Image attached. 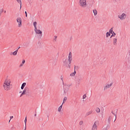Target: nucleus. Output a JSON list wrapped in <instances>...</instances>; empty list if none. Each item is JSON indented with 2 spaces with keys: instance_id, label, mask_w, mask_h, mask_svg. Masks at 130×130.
Here are the masks:
<instances>
[{
  "instance_id": "f257e3e1",
  "label": "nucleus",
  "mask_w": 130,
  "mask_h": 130,
  "mask_svg": "<svg viewBox=\"0 0 130 130\" xmlns=\"http://www.w3.org/2000/svg\"><path fill=\"white\" fill-rule=\"evenodd\" d=\"M10 79H6L3 84V88L5 91H10L12 88H13V85L11 84Z\"/></svg>"
},
{
  "instance_id": "f03ea898",
  "label": "nucleus",
  "mask_w": 130,
  "mask_h": 130,
  "mask_svg": "<svg viewBox=\"0 0 130 130\" xmlns=\"http://www.w3.org/2000/svg\"><path fill=\"white\" fill-rule=\"evenodd\" d=\"M79 6L82 8H86L87 7V1L86 0H80Z\"/></svg>"
},
{
  "instance_id": "7ed1b4c3",
  "label": "nucleus",
  "mask_w": 130,
  "mask_h": 130,
  "mask_svg": "<svg viewBox=\"0 0 130 130\" xmlns=\"http://www.w3.org/2000/svg\"><path fill=\"white\" fill-rule=\"evenodd\" d=\"M118 18L121 20H125L126 19V14L122 13L121 15H118Z\"/></svg>"
},
{
  "instance_id": "20e7f679",
  "label": "nucleus",
  "mask_w": 130,
  "mask_h": 130,
  "mask_svg": "<svg viewBox=\"0 0 130 130\" xmlns=\"http://www.w3.org/2000/svg\"><path fill=\"white\" fill-rule=\"evenodd\" d=\"M17 23H18V27L22 26V18L21 17H18L16 19Z\"/></svg>"
},
{
  "instance_id": "39448f33",
  "label": "nucleus",
  "mask_w": 130,
  "mask_h": 130,
  "mask_svg": "<svg viewBox=\"0 0 130 130\" xmlns=\"http://www.w3.org/2000/svg\"><path fill=\"white\" fill-rule=\"evenodd\" d=\"M99 124V121H96L94 122V124L92 126V130L97 129V125Z\"/></svg>"
},
{
  "instance_id": "423d86ee",
  "label": "nucleus",
  "mask_w": 130,
  "mask_h": 130,
  "mask_svg": "<svg viewBox=\"0 0 130 130\" xmlns=\"http://www.w3.org/2000/svg\"><path fill=\"white\" fill-rule=\"evenodd\" d=\"M35 31L36 32V34H40L39 36L40 38L42 37V31L41 30L37 28V30H35Z\"/></svg>"
},
{
  "instance_id": "0eeeda50",
  "label": "nucleus",
  "mask_w": 130,
  "mask_h": 130,
  "mask_svg": "<svg viewBox=\"0 0 130 130\" xmlns=\"http://www.w3.org/2000/svg\"><path fill=\"white\" fill-rule=\"evenodd\" d=\"M72 60V52H70L69 54V64H71Z\"/></svg>"
},
{
  "instance_id": "6e6552de",
  "label": "nucleus",
  "mask_w": 130,
  "mask_h": 130,
  "mask_svg": "<svg viewBox=\"0 0 130 130\" xmlns=\"http://www.w3.org/2000/svg\"><path fill=\"white\" fill-rule=\"evenodd\" d=\"M76 68H77V66H74V72H73L70 74L71 77H75V76H76Z\"/></svg>"
},
{
  "instance_id": "1a4fd4ad",
  "label": "nucleus",
  "mask_w": 130,
  "mask_h": 130,
  "mask_svg": "<svg viewBox=\"0 0 130 130\" xmlns=\"http://www.w3.org/2000/svg\"><path fill=\"white\" fill-rule=\"evenodd\" d=\"M110 34H112V35L111 36V37H112L113 36H115L114 35H116L115 33H114V31H113V28H111L109 30ZM114 34V35H113Z\"/></svg>"
},
{
  "instance_id": "9d476101",
  "label": "nucleus",
  "mask_w": 130,
  "mask_h": 130,
  "mask_svg": "<svg viewBox=\"0 0 130 130\" xmlns=\"http://www.w3.org/2000/svg\"><path fill=\"white\" fill-rule=\"evenodd\" d=\"M116 42H117V39L114 38L113 40V45L115 46L117 45V43Z\"/></svg>"
},
{
  "instance_id": "9b49d317",
  "label": "nucleus",
  "mask_w": 130,
  "mask_h": 130,
  "mask_svg": "<svg viewBox=\"0 0 130 130\" xmlns=\"http://www.w3.org/2000/svg\"><path fill=\"white\" fill-rule=\"evenodd\" d=\"M34 26L35 27V30L36 31L37 30V22L36 21L34 22Z\"/></svg>"
},
{
  "instance_id": "f8f14e48",
  "label": "nucleus",
  "mask_w": 130,
  "mask_h": 130,
  "mask_svg": "<svg viewBox=\"0 0 130 130\" xmlns=\"http://www.w3.org/2000/svg\"><path fill=\"white\" fill-rule=\"evenodd\" d=\"M27 91V89H26V88H25L22 93H21V95H20V97H22L23 96V95H25L26 94V92Z\"/></svg>"
},
{
  "instance_id": "ddd939ff",
  "label": "nucleus",
  "mask_w": 130,
  "mask_h": 130,
  "mask_svg": "<svg viewBox=\"0 0 130 130\" xmlns=\"http://www.w3.org/2000/svg\"><path fill=\"white\" fill-rule=\"evenodd\" d=\"M19 49H20V47L18 48V49L17 50H16V51H15L13 52V55H16L18 53V50H19Z\"/></svg>"
},
{
  "instance_id": "4468645a",
  "label": "nucleus",
  "mask_w": 130,
  "mask_h": 130,
  "mask_svg": "<svg viewBox=\"0 0 130 130\" xmlns=\"http://www.w3.org/2000/svg\"><path fill=\"white\" fill-rule=\"evenodd\" d=\"M25 86H26V83H25V82L22 83V85H21V89L22 90H23V89H24Z\"/></svg>"
},
{
  "instance_id": "2eb2a0df",
  "label": "nucleus",
  "mask_w": 130,
  "mask_h": 130,
  "mask_svg": "<svg viewBox=\"0 0 130 130\" xmlns=\"http://www.w3.org/2000/svg\"><path fill=\"white\" fill-rule=\"evenodd\" d=\"M16 1H17V3L18 4H20V9H21V8H22V2L21 1V0H16Z\"/></svg>"
},
{
  "instance_id": "dca6fc26",
  "label": "nucleus",
  "mask_w": 130,
  "mask_h": 130,
  "mask_svg": "<svg viewBox=\"0 0 130 130\" xmlns=\"http://www.w3.org/2000/svg\"><path fill=\"white\" fill-rule=\"evenodd\" d=\"M93 13L94 16H96L97 15L98 12H97V10L96 9H94L93 10Z\"/></svg>"
},
{
  "instance_id": "f3484780",
  "label": "nucleus",
  "mask_w": 130,
  "mask_h": 130,
  "mask_svg": "<svg viewBox=\"0 0 130 130\" xmlns=\"http://www.w3.org/2000/svg\"><path fill=\"white\" fill-rule=\"evenodd\" d=\"M112 86V83H111L110 85H107V86L105 87V89H107V88H110Z\"/></svg>"
},
{
  "instance_id": "a211bd4d",
  "label": "nucleus",
  "mask_w": 130,
  "mask_h": 130,
  "mask_svg": "<svg viewBox=\"0 0 130 130\" xmlns=\"http://www.w3.org/2000/svg\"><path fill=\"white\" fill-rule=\"evenodd\" d=\"M95 111L97 112V113H100V109L99 108H96Z\"/></svg>"
},
{
  "instance_id": "6ab92c4d",
  "label": "nucleus",
  "mask_w": 130,
  "mask_h": 130,
  "mask_svg": "<svg viewBox=\"0 0 130 130\" xmlns=\"http://www.w3.org/2000/svg\"><path fill=\"white\" fill-rule=\"evenodd\" d=\"M93 112L92 111H90L89 112H88L87 113H86V116H88L89 115H90V114H92V113Z\"/></svg>"
},
{
  "instance_id": "aec40b11",
  "label": "nucleus",
  "mask_w": 130,
  "mask_h": 130,
  "mask_svg": "<svg viewBox=\"0 0 130 130\" xmlns=\"http://www.w3.org/2000/svg\"><path fill=\"white\" fill-rule=\"evenodd\" d=\"M62 108V105H61L58 109V111H59V112H60V111H61V109Z\"/></svg>"
},
{
  "instance_id": "412c9836",
  "label": "nucleus",
  "mask_w": 130,
  "mask_h": 130,
  "mask_svg": "<svg viewBox=\"0 0 130 130\" xmlns=\"http://www.w3.org/2000/svg\"><path fill=\"white\" fill-rule=\"evenodd\" d=\"M67 100H68V98H67L66 96H65L63 99V103L62 104H63L64 103V102H66L67 101Z\"/></svg>"
},
{
  "instance_id": "4be33fe9",
  "label": "nucleus",
  "mask_w": 130,
  "mask_h": 130,
  "mask_svg": "<svg viewBox=\"0 0 130 130\" xmlns=\"http://www.w3.org/2000/svg\"><path fill=\"white\" fill-rule=\"evenodd\" d=\"M24 122H25V130H26V123H27V117H26L25 118Z\"/></svg>"
},
{
  "instance_id": "5701e85b",
  "label": "nucleus",
  "mask_w": 130,
  "mask_h": 130,
  "mask_svg": "<svg viewBox=\"0 0 130 130\" xmlns=\"http://www.w3.org/2000/svg\"><path fill=\"white\" fill-rule=\"evenodd\" d=\"M3 12H4V9H1L0 10V17L2 15V14H3Z\"/></svg>"
},
{
  "instance_id": "b1692460",
  "label": "nucleus",
  "mask_w": 130,
  "mask_h": 130,
  "mask_svg": "<svg viewBox=\"0 0 130 130\" xmlns=\"http://www.w3.org/2000/svg\"><path fill=\"white\" fill-rule=\"evenodd\" d=\"M24 63H25V60H22V62L20 64V67H23V64H24Z\"/></svg>"
},
{
  "instance_id": "393cba45",
  "label": "nucleus",
  "mask_w": 130,
  "mask_h": 130,
  "mask_svg": "<svg viewBox=\"0 0 130 130\" xmlns=\"http://www.w3.org/2000/svg\"><path fill=\"white\" fill-rule=\"evenodd\" d=\"M112 114H113V115H114L115 116V119L114 120V122H115V120H116V114H114V112H113V111H112Z\"/></svg>"
},
{
  "instance_id": "a878e982",
  "label": "nucleus",
  "mask_w": 130,
  "mask_h": 130,
  "mask_svg": "<svg viewBox=\"0 0 130 130\" xmlns=\"http://www.w3.org/2000/svg\"><path fill=\"white\" fill-rule=\"evenodd\" d=\"M109 36H110V33L108 32L106 34V37H109Z\"/></svg>"
},
{
  "instance_id": "bb28decb",
  "label": "nucleus",
  "mask_w": 130,
  "mask_h": 130,
  "mask_svg": "<svg viewBox=\"0 0 130 130\" xmlns=\"http://www.w3.org/2000/svg\"><path fill=\"white\" fill-rule=\"evenodd\" d=\"M83 121H81L79 122V125H82L83 124Z\"/></svg>"
},
{
  "instance_id": "cd10ccee",
  "label": "nucleus",
  "mask_w": 130,
  "mask_h": 130,
  "mask_svg": "<svg viewBox=\"0 0 130 130\" xmlns=\"http://www.w3.org/2000/svg\"><path fill=\"white\" fill-rule=\"evenodd\" d=\"M86 97H87V95L86 94H84L83 96V99H86Z\"/></svg>"
},
{
  "instance_id": "c85d7f7f",
  "label": "nucleus",
  "mask_w": 130,
  "mask_h": 130,
  "mask_svg": "<svg viewBox=\"0 0 130 130\" xmlns=\"http://www.w3.org/2000/svg\"><path fill=\"white\" fill-rule=\"evenodd\" d=\"M60 79H61V81H62V82L63 84V78H62V76H61Z\"/></svg>"
},
{
  "instance_id": "c756f323",
  "label": "nucleus",
  "mask_w": 130,
  "mask_h": 130,
  "mask_svg": "<svg viewBox=\"0 0 130 130\" xmlns=\"http://www.w3.org/2000/svg\"><path fill=\"white\" fill-rule=\"evenodd\" d=\"M111 116H110L109 117V121H111Z\"/></svg>"
},
{
  "instance_id": "7c9ffc66",
  "label": "nucleus",
  "mask_w": 130,
  "mask_h": 130,
  "mask_svg": "<svg viewBox=\"0 0 130 130\" xmlns=\"http://www.w3.org/2000/svg\"><path fill=\"white\" fill-rule=\"evenodd\" d=\"M25 17H27V12L26 11H25Z\"/></svg>"
},
{
  "instance_id": "2f4dec72",
  "label": "nucleus",
  "mask_w": 130,
  "mask_h": 130,
  "mask_svg": "<svg viewBox=\"0 0 130 130\" xmlns=\"http://www.w3.org/2000/svg\"><path fill=\"white\" fill-rule=\"evenodd\" d=\"M12 118H14V116H10V120H11V119H12Z\"/></svg>"
},
{
  "instance_id": "473e14b6",
  "label": "nucleus",
  "mask_w": 130,
  "mask_h": 130,
  "mask_svg": "<svg viewBox=\"0 0 130 130\" xmlns=\"http://www.w3.org/2000/svg\"><path fill=\"white\" fill-rule=\"evenodd\" d=\"M68 67H69V69H71V64H69L68 65Z\"/></svg>"
},
{
  "instance_id": "72a5a7b5",
  "label": "nucleus",
  "mask_w": 130,
  "mask_h": 130,
  "mask_svg": "<svg viewBox=\"0 0 130 130\" xmlns=\"http://www.w3.org/2000/svg\"><path fill=\"white\" fill-rule=\"evenodd\" d=\"M10 55H13V52H11L10 53Z\"/></svg>"
},
{
  "instance_id": "f704fd0d",
  "label": "nucleus",
  "mask_w": 130,
  "mask_h": 130,
  "mask_svg": "<svg viewBox=\"0 0 130 130\" xmlns=\"http://www.w3.org/2000/svg\"><path fill=\"white\" fill-rule=\"evenodd\" d=\"M37 114H35V116H37Z\"/></svg>"
},
{
  "instance_id": "c9c22d12",
  "label": "nucleus",
  "mask_w": 130,
  "mask_h": 130,
  "mask_svg": "<svg viewBox=\"0 0 130 130\" xmlns=\"http://www.w3.org/2000/svg\"><path fill=\"white\" fill-rule=\"evenodd\" d=\"M4 13H7V11H4Z\"/></svg>"
},
{
  "instance_id": "e433bc0d",
  "label": "nucleus",
  "mask_w": 130,
  "mask_h": 130,
  "mask_svg": "<svg viewBox=\"0 0 130 130\" xmlns=\"http://www.w3.org/2000/svg\"><path fill=\"white\" fill-rule=\"evenodd\" d=\"M56 38H57V37H55V39H56Z\"/></svg>"
},
{
  "instance_id": "4c0bfd02",
  "label": "nucleus",
  "mask_w": 130,
  "mask_h": 130,
  "mask_svg": "<svg viewBox=\"0 0 130 130\" xmlns=\"http://www.w3.org/2000/svg\"><path fill=\"white\" fill-rule=\"evenodd\" d=\"M11 121V120H9V122Z\"/></svg>"
},
{
  "instance_id": "58836bf2",
  "label": "nucleus",
  "mask_w": 130,
  "mask_h": 130,
  "mask_svg": "<svg viewBox=\"0 0 130 130\" xmlns=\"http://www.w3.org/2000/svg\"><path fill=\"white\" fill-rule=\"evenodd\" d=\"M20 93H22V92H20Z\"/></svg>"
}]
</instances>
